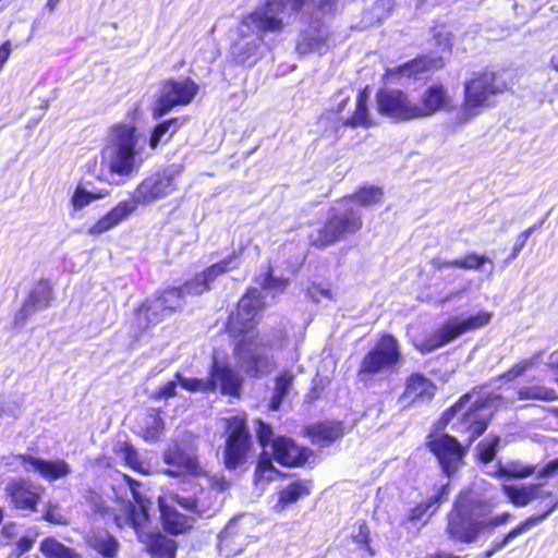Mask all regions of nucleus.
Returning a JSON list of instances; mask_svg holds the SVG:
<instances>
[{
  "instance_id": "58",
  "label": "nucleus",
  "mask_w": 558,
  "mask_h": 558,
  "mask_svg": "<svg viewBox=\"0 0 558 558\" xmlns=\"http://www.w3.org/2000/svg\"><path fill=\"white\" fill-rule=\"evenodd\" d=\"M308 296L312 298L315 302H320L323 298L331 299V292L329 289L313 286L308 289Z\"/></svg>"
},
{
  "instance_id": "19",
  "label": "nucleus",
  "mask_w": 558,
  "mask_h": 558,
  "mask_svg": "<svg viewBox=\"0 0 558 558\" xmlns=\"http://www.w3.org/2000/svg\"><path fill=\"white\" fill-rule=\"evenodd\" d=\"M426 445L447 477H451L462 465L465 449L457 438L448 434L429 435Z\"/></svg>"
},
{
  "instance_id": "1",
  "label": "nucleus",
  "mask_w": 558,
  "mask_h": 558,
  "mask_svg": "<svg viewBox=\"0 0 558 558\" xmlns=\"http://www.w3.org/2000/svg\"><path fill=\"white\" fill-rule=\"evenodd\" d=\"M317 7L331 13L335 0H264L253 12L243 16L236 28L231 53L239 64L254 65L260 57L262 33L281 32L305 8Z\"/></svg>"
},
{
  "instance_id": "52",
  "label": "nucleus",
  "mask_w": 558,
  "mask_h": 558,
  "mask_svg": "<svg viewBox=\"0 0 558 558\" xmlns=\"http://www.w3.org/2000/svg\"><path fill=\"white\" fill-rule=\"evenodd\" d=\"M259 284L263 288V290L282 289L286 287L287 280L281 279V278H276L270 272H268L260 278Z\"/></svg>"
},
{
  "instance_id": "9",
  "label": "nucleus",
  "mask_w": 558,
  "mask_h": 558,
  "mask_svg": "<svg viewBox=\"0 0 558 558\" xmlns=\"http://www.w3.org/2000/svg\"><path fill=\"white\" fill-rule=\"evenodd\" d=\"M244 246L241 245L238 251H233L232 254L223 258L222 260L213 264L203 272L198 274L192 280L187 281L181 288H170L160 293L166 308L172 314L183 305V298L185 294L199 295L205 291L209 290L210 283L216 280L222 274H226L232 269L239 267V258L242 255Z\"/></svg>"
},
{
  "instance_id": "27",
  "label": "nucleus",
  "mask_w": 558,
  "mask_h": 558,
  "mask_svg": "<svg viewBox=\"0 0 558 558\" xmlns=\"http://www.w3.org/2000/svg\"><path fill=\"white\" fill-rule=\"evenodd\" d=\"M170 498L178 506L197 517H211L221 506V501L216 500L217 496H215L214 501L211 500L210 492L205 493L202 490L198 497L195 495L173 494Z\"/></svg>"
},
{
  "instance_id": "42",
  "label": "nucleus",
  "mask_w": 558,
  "mask_h": 558,
  "mask_svg": "<svg viewBox=\"0 0 558 558\" xmlns=\"http://www.w3.org/2000/svg\"><path fill=\"white\" fill-rule=\"evenodd\" d=\"M535 472V468L531 465H524L521 462L513 461L509 462L505 465L501 463L498 464L496 470V474L509 477H527Z\"/></svg>"
},
{
  "instance_id": "36",
  "label": "nucleus",
  "mask_w": 558,
  "mask_h": 558,
  "mask_svg": "<svg viewBox=\"0 0 558 558\" xmlns=\"http://www.w3.org/2000/svg\"><path fill=\"white\" fill-rule=\"evenodd\" d=\"M39 550L45 558H83L74 548L65 546L52 536L41 541Z\"/></svg>"
},
{
  "instance_id": "49",
  "label": "nucleus",
  "mask_w": 558,
  "mask_h": 558,
  "mask_svg": "<svg viewBox=\"0 0 558 558\" xmlns=\"http://www.w3.org/2000/svg\"><path fill=\"white\" fill-rule=\"evenodd\" d=\"M293 380L294 374L291 371H284L276 378L275 389L287 397Z\"/></svg>"
},
{
  "instance_id": "31",
  "label": "nucleus",
  "mask_w": 558,
  "mask_h": 558,
  "mask_svg": "<svg viewBox=\"0 0 558 558\" xmlns=\"http://www.w3.org/2000/svg\"><path fill=\"white\" fill-rule=\"evenodd\" d=\"M159 509L165 530L173 535L182 534L192 527L194 519L180 513L173 506L159 499Z\"/></svg>"
},
{
  "instance_id": "4",
  "label": "nucleus",
  "mask_w": 558,
  "mask_h": 558,
  "mask_svg": "<svg viewBox=\"0 0 558 558\" xmlns=\"http://www.w3.org/2000/svg\"><path fill=\"white\" fill-rule=\"evenodd\" d=\"M488 525V498L475 489L462 493L448 514L447 533L462 543L474 542Z\"/></svg>"
},
{
  "instance_id": "10",
  "label": "nucleus",
  "mask_w": 558,
  "mask_h": 558,
  "mask_svg": "<svg viewBox=\"0 0 558 558\" xmlns=\"http://www.w3.org/2000/svg\"><path fill=\"white\" fill-rule=\"evenodd\" d=\"M180 386L191 392H220L226 396H238L242 386L241 376L227 362H220L216 356L209 368V374L204 378H187L180 373L175 374Z\"/></svg>"
},
{
  "instance_id": "29",
  "label": "nucleus",
  "mask_w": 558,
  "mask_h": 558,
  "mask_svg": "<svg viewBox=\"0 0 558 558\" xmlns=\"http://www.w3.org/2000/svg\"><path fill=\"white\" fill-rule=\"evenodd\" d=\"M329 37L328 28L318 23L310 25L303 31L296 43V51L300 54H307L313 51H322Z\"/></svg>"
},
{
  "instance_id": "33",
  "label": "nucleus",
  "mask_w": 558,
  "mask_h": 558,
  "mask_svg": "<svg viewBox=\"0 0 558 558\" xmlns=\"http://www.w3.org/2000/svg\"><path fill=\"white\" fill-rule=\"evenodd\" d=\"M444 66L441 58L420 57L412 61L396 68L391 73H396L401 77L421 78V74L432 70H438Z\"/></svg>"
},
{
  "instance_id": "7",
  "label": "nucleus",
  "mask_w": 558,
  "mask_h": 558,
  "mask_svg": "<svg viewBox=\"0 0 558 558\" xmlns=\"http://www.w3.org/2000/svg\"><path fill=\"white\" fill-rule=\"evenodd\" d=\"M136 128L132 124L112 126L109 141L102 150V161L108 170L121 177L130 175L136 163Z\"/></svg>"
},
{
  "instance_id": "24",
  "label": "nucleus",
  "mask_w": 558,
  "mask_h": 558,
  "mask_svg": "<svg viewBox=\"0 0 558 558\" xmlns=\"http://www.w3.org/2000/svg\"><path fill=\"white\" fill-rule=\"evenodd\" d=\"M52 301V288L48 280L41 279L29 291L21 310L15 315L16 323H24L38 311L46 310Z\"/></svg>"
},
{
  "instance_id": "37",
  "label": "nucleus",
  "mask_w": 558,
  "mask_h": 558,
  "mask_svg": "<svg viewBox=\"0 0 558 558\" xmlns=\"http://www.w3.org/2000/svg\"><path fill=\"white\" fill-rule=\"evenodd\" d=\"M449 494V485L444 484L438 489L437 494L429 497L426 501L418 504L416 507L412 508L409 512L408 520L410 522L416 523L421 521L427 511L434 508L433 512L439 506L441 500L446 498Z\"/></svg>"
},
{
  "instance_id": "3",
  "label": "nucleus",
  "mask_w": 558,
  "mask_h": 558,
  "mask_svg": "<svg viewBox=\"0 0 558 558\" xmlns=\"http://www.w3.org/2000/svg\"><path fill=\"white\" fill-rule=\"evenodd\" d=\"M384 193L376 186H363L354 195L347 196L342 201V207H332L324 226L314 227L308 233L312 245L327 247L347 235L355 233L362 227V218L359 209H354L352 203L362 206H371L379 203Z\"/></svg>"
},
{
  "instance_id": "13",
  "label": "nucleus",
  "mask_w": 558,
  "mask_h": 558,
  "mask_svg": "<svg viewBox=\"0 0 558 558\" xmlns=\"http://www.w3.org/2000/svg\"><path fill=\"white\" fill-rule=\"evenodd\" d=\"M488 314L482 313L466 318H453L442 325L433 335L422 341H415V348L422 353H429L461 336L463 332L485 325Z\"/></svg>"
},
{
  "instance_id": "25",
  "label": "nucleus",
  "mask_w": 558,
  "mask_h": 558,
  "mask_svg": "<svg viewBox=\"0 0 558 558\" xmlns=\"http://www.w3.org/2000/svg\"><path fill=\"white\" fill-rule=\"evenodd\" d=\"M86 547L101 558H117L120 543L114 535L101 527H93L83 536Z\"/></svg>"
},
{
  "instance_id": "64",
  "label": "nucleus",
  "mask_w": 558,
  "mask_h": 558,
  "mask_svg": "<svg viewBox=\"0 0 558 558\" xmlns=\"http://www.w3.org/2000/svg\"><path fill=\"white\" fill-rule=\"evenodd\" d=\"M424 558H458V557L452 554H449V553L439 551L434 555H427Z\"/></svg>"
},
{
  "instance_id": "14",
  "label": "nucleus",
  "mask_w": 558,
  "mask_h": 558,
  "mask_svg": "<svg viewBox=\"0 0 558 558\" xmlns=\"http://www.w3.org/2000/svg\"><path fill=\"white\" fill-rule=\"evenodd\" d=\"M181 171V166L171 165L144 179L133 193L137 203L145 205L172 194L177 189L175 179Z\"/></svg>"
},
{
  "instance_id": "28",
  "label": "nucleus",
  "mask_w": 558,
  "mask_h": 558,
  "mask_svg": "<svg viewBox=\"0 0 558 558\" xmlns=\"http://www.w3.org/2000/svg\"><path fill=\"white\" fill-rule=\"evenodd\" d=\"M275 460L284 466H299L306 462L307 450L298 446L289 437H277L272 441Z\"/></svg>"
},
{
  "instance_id": "38",
  "label": "nucleus",
  "mask_w": 558,
  "mask_h": 558,
  "mask_svg": "<svg viewBox=\"0 0 558 558\" xmlns=\"http://www.w3.org/2000/svg\"><path fill=\"white\" fill-rule=\"evenodd\" d=\"M368 95L365 90L359 93L356 97V106L355 111L351 118L344 121V125L347 126H365L368 128L371 125V120L368 117L367 109Z\"/></svg>"
},
{
  "instance_id": "62",
  "label": "nucleus",
  "mask_w": 558,
  "mask_h": 558,
  "mask_svg": "<svg viewBox=\"0 0 558 558\" xmlns=\"http://www.w3.org/2000/svg\"><path fill=\"white\" fill-rule=\"evenodd\" d=\"M478 448V459L482 463H488V442L481 441L477 446Z\"/></svg>"
},
{
  "instance_id": "57",
  "label": "nucleus",
  "mask_w": 558,
  "mask_h": 558,
  "mask_svg": "<svg viewBox=\"0 0 558 558\" xmlns=\"http://www.w3.org/2000/svg\"><path fill=\"white\" fill-rule=\"evenodd\" d=\"M35 543V536H22L16 543L17 557L29 551Z\"/></svg>"
},
{
  "instance_id": "2",
  "label": "nucleus",
  "mask_w": 558,
  "mask_h": 558,
  "mask_svg": "<svg viewBox=\"0 0 558 558\" xmlns=\"http://www.w3.org/2000/svg\"><path fill=\"white\" fill-rule=\"evenodd\" d=\"M263 305L262 291L257 288L250 289L239 301L235 312L230 314L228 320V329L231 333L244 335L234 347L235 360L247 375L254 377L272 371V356L266 353V348L281 347L286 339L282 330H279L272 339L254 338L247 335L255 327L258 311Z\"/></svg>"
},
{
  "instance_id": "51",
  "label": "nucleus",
  "mask_w": 558,
  "mask_h": 558,
  "mask_svg": "<svg viewBox=\"0 0 558 558\" xmlns=\"http://www.w3.org/2000/svg\"><path fill=\"white\" fill-rule=\"evenodd\" d=\"M208 477L209 486L216 490V493L221 494L229 489L230 482L226 480V477L221 474L214 475H205Z\"/></svg>"
},
{
  "instance_id": "32",
  "label": "nucleus",
  "mask_w": 558,
  "mask_h": 558,
  "mask_svg": "<svg viewBox=\"0 0 558 558\" xmlns=\"http://www.w3.org/2000/svg\"><path fill=\"white\" fill-rule=\"evenodd\" d=\"M435 385L421 374H412L407 380L403 398L411 402H426L435 395Z\"/></svg>"
},
{
  "instance_id": "40",
  "label": "nucleus",
  "mask_w": 558,
  "mask_h": 558,
  "mask_svg": "<svg viewBox=\"0 0 558 558\" xmlns=\"http://www.w3.org/2000/svg\"><path fill=\"white\" fill-rule=\"evenodd\" d=\"M434 265L438 268H445L449 266H456L464 269H476L485 263V257H480L474 254H470L463 258L454 259V260H445L441 258H435L433 260Z\"/></svg>"
},
{
  "instance_id": "18",
  "label": "nucleus",
  "mask_w": 558,
  "mask_h": 558,
  "mask_svg": "<svg viewBox=\"0 0 558 558\" xmlns=\"http://www.w3.org/2000/svg\"><path fill=\"white\" fill-rule=\"evenodd\" d=\"M426 445L447 477H451L462 465L465 449L457 438L448 434L429 435Z\"/></svg>"
},
{
  "instance_id": "26",
  "label": "nucleus",
  "mask_w": 558,
  "mask_h": 558,
  "mask_svg": "<svg viewBox=\"0 0 558 558\" xmlns=\"http://www.w3.org/2000/svg\"><path fill=\"white\" fill-rule=\"evenodd\" d=\"M140 203H137L134 195L130 199L120 202L114 206L107 215L101 217L96 223L88 229V234L100 235L116 226L125 220L135 209Z\"/></svg>"
},
{
  "instance_id": "16",
  "label": "nucleus",
  "mask_w": 558,
  "mask_h": 558,
  "mask_svg": "<svg viewBox=\"0 0 558 558\" xmlns=\"http://www.w3.org/2000/svg\"><path fill=\"white\" fill-rule=\"evenodd\" d=\"M229 435L225 448V465L228 470H235L247 458L252 440L243 416H232L228 420Z\"/></svg>"
},
{
  "instance_id": "50",
  "label": "nucleus",
  "mask_w": 558,
  "mask_h": 558,
  "mask_svg": "<svg viewBox=\"0 0 558 558\" xmlns=\"http://www.w3.org/2000/svg\"><path fill=\"white\" fill-rule=\"evenodd\" d=\"M178 385H180L178 379L168 381L158 389L154 398L156 400H163L174 397L177 395Z\"/></svg>"
},
{
  "instance_id": "47",
  "label": "nucleus",
  "mask_w": 558,
  "mask_h": 558,
  "mask_svg": "<svg viewBox=\"0 0 558 558\" xmlns=\"http://www.w3.org/2000/svg\"><path fill=\"white\" fill-rule=\"evenodd\" d=\"M526 241H527L526 234L520 233L517 236L515 242H514L510 253L505 258H501V257H499V253L495 252V254H494L495 260L497 263L500 262L501 263V267L507 266L511 260H513L520 254V252L524 247Z\"/></svg>"
},
{
  "instance_id": "11",
  "label": "nucleus",
  "mask_w": 558,
  "mask_h": 558,
  "mask_svg": "<svg viewBox=\"0 0 558 558\" xmlns=\"http://www.w3.org/2000/svg\"><path fill=\"white\" fill-rule=\"evenodd\" d=\"M401 351L398 340L391 335L383 336L379 341L363 356L359 376L366 381L378 375H390L398 371Z\"/></svg>"
},
{
  "instance_id": "59",
  "label": "nucleus",
  "mask_w": 558,
  "mask_h": 558,
  "mask_svg": "<svg viewBox=\"0 0 558 558\" xmlns=\"http://www.w3.org/2000/svg\"><path fill=\"white\" fill-rule=\"evenodd\" d=\"M556 472H558V458L549 461L538 473V476L542 478H547L553 476Z\"/></svg>"
},
{
  "instance_id": "30",
  "label": "nucleus",
  "mask_w": 558,
  "mask_h": 558,
  "mask_svg": "<svg viewBox=\"0 0 558 558\" xmlns=\"http://www.w3.org/2000/svg\"><path fill=\"white\" fill-rule=\"evenodd\" d=\"M170 315L160 294L147 299L136 310V319L141 328L159 323L163 317Z\"/></svg>"
},
{
  "instance_id": "53",
  "label": "nucleus",
  "mask_w": 558,
  "mask_h": 558,
  "mask_svg": "<svg viewBox=\"0 0 558 558\" xmlns=\"http://www.w3.org/2000/svg\"><path fill=\"white\" fill-rule=\"evenodd\" d=\"M57 505H52L51 502H49L47 511L44 514V519L53 524H66V520L61 513L57 511Z\"/></svg>"
},
{
  "instance_id": "21",
  "label": "nucleus",
  "mask_w": 558,
  "mask_h": 558,
  "mask_svg": "<svg viewBox=\"0 0 558 558\" xmlns=\"http://www.w3.org/2000/svg\"><path fill=\"white\" fill-rule=\"evenodd\" d=\"M16 459L26 472H37L48 482L64 478L72 471L70 464L62 459L45 460L31 454H19Z\"/></svg>"
},
{
  "instance_id": "60",
  "label": "nucleus",
  "mask_w": 558,
  "mask_h": 558,
  "mask_svg": "<svg viewBox=\"0 0 558 558\" xmlns=\"http://www.w3.org/2000/svg\"><path fill=\"white\" fill-rule=\"evenodd\" d=\"M235 525V520L230 521L229 524L225 527V530L219 534L221 545H226L229 538L234 534Z\"/></svg>"
},
{
  "instance_id": "35",
  "label": "nucleus",
  "mask_w": 558,
  "mask_h": 558,
  "mask_svg": "<svg viewBox=\"0 0 558 558\" xmlns=\"http://www.w3.org/2000/svg\"><path fill=\"white\" fill-rule=\"evenodd\" d=\"M183 118H171L158 123L151 131L149 146L155 149L161 142H168L181 128Z\"/></svg>"
},
{
  "instance_id": "5",
  "label": "nucleus",
  "mask_w": 558,
  "mask_h": 558,
  "mask_svg": "<svg viewBox=\"0 0 558 558\" xmlns=\"http://www.w3.org/2000/svg\"><path fill=\"white\" fill-rule=\"evenodd\" d=\"M125 478L134 504H130L126 507L124 523L135 531L138 541L145 545L150 558H175L178 543L173 538L161 533L145 532V525L148 521L147 506L149 500L138 490L141 487L140 483L128 476Z\"/></svg>"
},
{
  "instance_id": "46",
  "label": "nucleus",
  "mask_w": 558,
  "mask_h": 558,
  "mask_svg": "<svg viewBox=\"0 0 558 558\" xmlns=\"http://www.w3.org/2000/svg\"><path fill=\"white\" fill-rule=\"evenodd\" d=\"M120 452L130 468L141 473L145 472L144 464L140 461L138 452L132 445L124 442Z\"/></svg>"
},
{
  "instance_id": "15",
  "label": "nucleus",
  "mask_w": 558,
  "mask_h": 558,
  "mask_svg": "<svg viewBox=\"0 0 558 558\" xmlns=\"http://www.w3.org/2000/svg\"><path fill=\"white\" fill-rule=\"evenodd\" d=\"M165 464L170 466L163 471L165 474L179 477L191 475L199 477L206 475L202 468L194 447L183 442L173 441L162 453Z\"/></svg>"
},
{
  "instance_id": "17",
  "label": "nucleus",
  "mask_w": 558,
  "mask_h": 558,
  "mask_svg": "<svg viewBox=\"0 0 558 558\" xmlns=\"http://www.w3.org/2000/svg\"><path fill=\"white\" fill-rule=\"evenodd\" d=\"M379 114L402 122L415 120V102L400 89L380 88L375 96Z\"/></svg>"
},
{
  "instance_id": "43",
  "label": "nucleus",
  "mask_w": 558,
  "mask_h": 558,
  "mask_svg": "<svg viewBox=\"0 0 558 558\" xmlns=\"http://www.w3.org/2000/svg\"><path fill=\"white\" fill-rule=\"evenodd\" d=\"M163 430V421L157 414H148L144 418L143 437L146 441H157Z\"/></svg>"
},
{
  "instance_id": "56",
  "label": "nucleus",
  "mask_w": 558,
  "mask_h": 558,
  "mask_svg": "<svg viewBox=\"0 0 558 558\" xmlns=\"http://www.w3.org/2000/svg\"><path fill=\"white\" fill-rule=\"evenodd\" d=\"M509 87L508 78H498L496 73H490V94L501 93Z\"/></svg>"
},
{
  "instance_id": "34",
  "label": "nucleus",
  "mask_w": 558,
  "mask_h": 558,
  "mask_svg": "<svg viewBox=\"0 0 558 558\" xmlns=\"http://www.w3.org/2000/svg\"><path fill=\"white\" fill-rule=\"evenodd\" d=\"M311 492L310 482L295 481L290 483L286 488L279 493V499L275 506V511L282 512L286 508L300 498L307 496Z\"/></svg>"
},
{
  "instance_id": "8",
  "label": "nucleus",
  "mask_w": 558,
  "mask_h": 558,
  "mask_svg": "<svg viewBox=\"0 0 558 558\" xmlns=\"http://www.w3.org/2000/svg\"><path fill=\"white\" fill-rule=\"evenodd\" d=\"M471 402L468 411L462 413L460 425L469 432V444L477 439L488 426V416L484 413L488 405V391L485 386L462 396L453 405L446 410L438 421L439 428H445L460 413L466 403Z\"/></svg>"
},
{
  "instance_id": "61",
  "label": "nucleus",
  "mask_w": 558,
  "mask_h": 558,
  "mask_svg": "<svg viewBox=\"0 0 558 558\" xmlns=\"http://www.w3.org/2000/svg\"><path fill=\"white\" fill-rule=\"evenodd\" d=\"M286 396L282 395V393H279V391H277L275 388H274V392H272V396H271V399H270V402H269V409L271 411H278L282 404V401L284 400Z\"/></svg>"
},
{
  "instance_id": "55",
  "label": "nucleus",
  "mask_w": 558,
  "mask_h": 558,
  "mask_svg": "<svg viewBox=\"0 0 558 558\" xmlns=\"http://www.w3.org/2000/svg\"><path fill=\"white\" fill-rule=\"evenodd\" d=\"M20 413V405L15 401L4 402L0 405V415H8L12 418H17Z\"/></svg>"
},
{
  "instance_id": "39",
  "label": "nucleus",
  "mask_w": 558,
  "mask_h": 558,
  "mask_svg": "<svg viewBox=\"0 0 558 558\" xmlns=\"http://www.w3.org/2000/svg\"><path fill=\"white\" fill-rule=\"evenodd\" d=\"M519 399L521 400H542V401H556L558 393L555 389L545 386H530L521 388L518 391Z\"/></svg>"
},
{
  "instance_id": "44",
  "label": "nucleus",
  "mask_w": 558,
  "mask_h": 558,
  "mask_svg": "<svg viewBox=\"0 0 558 558\" xmlns=\"http://www.w3.org/2000/svg\"><path fill=\"white\" fill-rule=\"evenodd\" d=\"M107 195V192L105 193H94L89 192L83 186L78 185L71 198V204L75 210H81L84 207L88 206L92 202L96 199H100Z\"/></svg>"
},
{
  "instance_id": "41",
  "label": "nucleus",
  "mask_w": 558,
  "mask_h": 558,
  "mask_svg": "<svg viewBox=\"0 0 558 558\" xmlns=\"http://www.w3.org/2000/svg\"><path fill=\"white\" fill-rule=\"evenodd\" d=\"M278 474L279 472L274 466L271 458L266 451H263L255 470L256 482H272Z\"/></svg>"
},
{
  "instance_id": "48",
  "label": "nucleus",
  "mask_w": 558,
  "mask_h": 558,
  "mask_svg": "<svg viewBox=\"0 0 558 558\" xmlns=\"http://www.w3.org/2000/svg\"><path fill=\"white\" fill-rule=\"evenodd\" d=\"M257 428H256V435L259 445L265 449L268 445L272 446V436L274 432L269 424H266L265 422L258 420L257 422Z\"/></svg>"
},
{
  "instance_id": "63",
  "label": "nucleus",
  "mask_w": 558,
  "mask_h": 558,
  "mask_svg": "<svg viewBox=\"0 0 558 558\" xmlns=\"http://www.w3.org/2000/svg\"><path fill=\"white\" fill-rule=\"evenodd\" d=\"M510 518L509 513H502L501 515H497L495 518H490V527L492 526H499L508 521Z\"/></svg>"
},
{
  "instance_id": "23",
  "label": "nucleus",
  "mask_w": 558,
  "mask_h": 558,
  "mask_svg": "<svg viewBox=\"0 0 558 558\" xmlns=\"http://www.w3.org/2000/svg\"><path fill=\"white\" fill-rule=\"evenodd\" d=\"M5 493L19 510L35 511L41 499L43 488L29 481L17 478L5 485Z\"/></svg>"
},
{
  "instance_id": "54",
  "label": "nucleus",
  "mask_w": 558,
  "mask_h": 558,
  "mask_svg": "<svg viewBox=\"0 0 558 558\" xmlns=\"http://www.w3.org/2000/svg\"><path fill=\"white\" fill-rule=\"evenodd\" d=\"M392 4L393 0H377L374 7V11L378 22L388 15L392 9Z\"/></svg>"
},
{
  "instance_id": "45",
  "label": "nucleus",
  "mask_w": 558,
  "mask_h": 558,
  "mask_svg": "<svg viewBox=\"0 0 558 558\" xmlns=\"http://www.w3.org/2000/svg\"><path fill=\"white\" fill-rule=\"evenodd\" d=\"M313 436L332 442L342 436V428L340 424H319L313 427Z\"/></svg>"
},
{
  "instance_id": "22",
  "label": "nucleus",
  "mask_w": 558,
  "mask_h": 558,
  "mask_svg": "<svg viewBox=\"0 0 558 558\" xmlns=\"http://www.w3.org/2000/svg\"><path fill=\"white\" fill-rule=\"evenodd\" d=\"M451 97L448 89L441 83H434L426 87L420 97V104L415 102L416 119L426 118L438 111L449 110Z\"/></svg>"
},
{
  "instance_id": "12",
  "label": "nucleus",
  "mask_w": 558,
  "mask_h": 558,
  "mask_svg": "<svg viewBox=\"0 0 558 558\" xmlns=\"http://www.w3.org/2000/svg\"><path fill=\"white\" fill-rule=\"evenodd\" d=\"M197 92L198 85L191 78L165 81L151 108L153 118L160 119L174 107L190 104Z\"/></svg>"
},
{
  "instance_id": "6",
  "label": "nucleus",
  "mask_w": 558,
  "mask_h": 558,
  "mask_svg": "<svg viewBox=\"0 0 558 558\" xmlns=\"http://www.w3.org/2000/svg\"><path fill=\"white\" fill-rule=\"evenodd\" d=\"M502 490L509 500L517 507H525L533 500H544L546 502L547 510L539 514L527 518L525 521L520 523L517 527L510 531L501 542H494L490 547V556L502 549L510 541L514 539L520 534L529 531L532 526L543 522L548 515H550L558 508V498L553 500V493L546 490L543 484H531V485H504Z\"/></svg>"
},
{
  "instance_id": "20",
  "label": "nucleus",
  "mask_w": 558,
  "mask_h": 558,
  "mask_svg": "<svg viewBox=\"0 0 558 558\" xmlns=\"http://www.w3.org/2000/svg\"><path fill=\"white\" fill-rule=\"evenodd\" d=\"M488 97V76L485 72L474 73L473 77L464 85V101L457 113L460 125L470 122L476 117Z\"/></svg>"
}]
</instances>
